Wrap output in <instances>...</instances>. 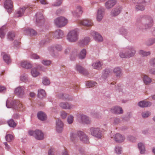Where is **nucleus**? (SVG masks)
<instances>
[{"label":"nucleus","mask_w":155,"mask_h":155,"mask_svg":"<svg viewBox=\"0 0 155 155\" xmlns=\"http://www.w3.org/2000/svg\"><path fill=\"white\" fill-rule=\"evenodd\" d=\"M153 18L147 15H141L137 19L136 25L140 30L146 29L151 28L153 25Z\"/></svg>","instance_id":"f257e3e1"},{"label":"nucleus","mask_w":155,"mask_h":155,"mask_svg":"<svg viewBox=\"0 0 155 155\" xmlns=\"http://www.w3.org/2000/svg\"><path fill=\"white\" fill-rule=\"evenodd\" d=\"M136 53V51L135 47L129 46L126 47L124 51H120L119 53V56L122 58H130L134 57Z\"/></svg>","instance_id":"f03ea898"},{"label":"nucleus","mask_w":155,"mask_h":155,"mask_svg":"<svg viewBox=\"0 0 155 155\" xmlns=\"http://www.w3.org/2000/svg\"><path fill=\"white\" fill-rule=\"evenodd\" d=\"M134 3H137V4L135 6V9L137 11H143L145 9V6L147 4H148L150 2V0H132Z\"/></svg>","instance_id":"7ed1b4c3"},{"label":"nucleus","mask_w":155,"mask_h":155,"mask_svg":"<svg viewBox=\"0 0 155 155\" xmlns=\"http://www.w3.org/2000/svg\"><path fill=\"white\" fill-rule=\"evenodd\" d=\"M79 30L75 29L70 31L67 36V39L70 42H74L77 41L78 38Z\"/></svg>","instance_id":"20e7f679"},{"label":"nucleus","mask_w":155,"mask_h":155,"mask_svg":"<svg viewBox=\"0 0 155 155\" xmlns=\"http://www.w3.org/2000/svg\"><path fill=\"white\" fill-rule=\"evenodd\" d=\"M6 106L8 108H12L15 110H18L22 107V104L17 100H13L11 101L7 100L6 102Z\"/></svg>","instance_id":"39448f33"},{"label":"nucleus","mask_w":155,"mask_h":155,"mask_svg":"<svg viewBox=\"0 0 155 155\" xmlns=\"http://www.w3.org/2000/svg\"><path fill=\"white\" fill-rule=\"evenodd\" d=\"M48 49L53 57L56 58L58 57V53H56L55 54L54 53V51H60L62 50V47L60 45L55 44L49 46L48 48Z\"/></svg>","instance_id":"423d86ee"},{"label":"nucleus","mask_w":155,"mask_h":155,"mask_svg":"<svg viewBox=\"0 0 155 155\" xmlns=\"http://www.w3.org/2000/svg\"><path fill=\"white\" fill-rule=\"evenodd\" d=\"M91 134L98 139H101L102 137V132L100 128L98 127H91L90 129Z\"/></svg>","instance_id":"0eeeda50"},{"label":"nucleus","mask_w":155,"mask_h":155,"mask_svg":"<svg viewBox=\"0 0 155 155\" xmlns=\"http://www.w3.org/2000/svg\"><path fill=\"white\" fill-rule=\"evenodd\" d=\"M28 134L30 135L33 136L36 139L39 140H42L44 138L43 133L39 130L29 131Z\"/></svg>","instance_id":"6e6552de"},{"label":"nucleus","mask_w":155,"mask_h":155,"mask_svg":"<svg viewBox=\"0 0 155 155\" xmlns=\"http://www.w3.org/2000/svg\"><path fill=\"white\" fill-rule=\"evenodd\" d=\"M55 25L58 27L61 28L65 26L67 23V20L63 17H59L54 20Z\"/></svg>","instance_id":"1a4fd4ad"},{"label":"nucleus","mask_w":155,"mask_h":155,"mask_svg":"<svg viewBox=\"0 0 155 155\" xmlns=\"http://www.w3.org/2000/svg\"><path fill=\"white\" fill-rule=\"evenodd\" d=\"M64 33L63 31L60 29L56 30L54 32H51L48 34V38L52 37L57 39L62 38L64 36Z\"/></svg>","instance_id":"9d476101"},{"label":"nucleus","mask_w":155,"mask_h":155,"mask_svg":"<svg viewBox=\"0 0 155 155\" xmlns=\"http://www.w3.org/2000/svg\"><path fill=\"white\" fill-rule=\"evenodd\" d=\"M77 134L82 142L87 144L89 143L88 137L84 132L81 131H79L77 132Z\"/></svg>","instance_id":"9b49d317"},{"label":"nucleus","mask_w":155,"mask_h":155,"mask_svg":"<svg viewBox=\"0 0 155 155\" xmlns=\"http://www.w3.org/2000/svg\"><path fill=\"white\" fill-rule=\"evenodd\" d=\"M78 118L79 122L81 123L89 124L91 123V121L90 119L86 115H80Z\"/></svg>","instance_id":"f8f14e48"},{"label":"nucleus","mask_w":155,"mask_h":155,"mask_svg":"<svg viewBox=\"0 0 155 155\" xmlns=\"http://www.w3.org/2000/svg\"><path fill=\"white\" fill-rule=\"evenodd\" d=\"M24 89L25 88L24 87L19 86L15 89V93L18 97H23L25 94Z\"/></svg>","instance_id":"ddd939ff"},{"label":"nucleus","mask_w":155,"mask_h":155,"mask_svg":"<svg viewBox=\"0 0 155 155\" xmlns=\"http://www.w3.org/2000/svg\"><path fill=\"white\" fill-rule=\"evenodd\" d=\"M122 7L120 6H118L113 9L111 11L110 15L111 17H115L119 14L121 12Z\"/></svg>","instance_id":"4468645a"},{"label":"nucleus","mask_w":155,"mask_h":155,"mask_svg":"<svg viewBox=\"0 0 155 155\" xmlns=\"http://www.w3.org/2000/svg\"><path fill=\"white\" fill-rule=\"evenodd\" d=\"M59 106L62 109H64L71 110L75 107V105L70 104L67 102H61L59 104Z\"/></svg>","instance_id":"2eb2a0df"},{"label":"nucleus","mask_w":155,"mask_h":155,"mask_svg":"<svg viewBox=\"0 0 155 155\" xmlns=\"http://www.w3.org/2000/svg\"><path fill=\"white\" fill-rule=\"evenodd\" d=\"M32 6L28 7H23L20 8L18 11H17L15 13V16L16 17H20L22 16L25 10H28L30 8H32Z\"/></svg>","instance_id":"dca6fc26"},{"label":"nucleus","mask_w":155,"mask_h":155,"mask_svg":"<svg viewBox=\"0 0 155 155\" xmlns=\"http://www.w3.org/2000/svg\"><path fill=\"white\" fill-rule=\"evenodd\" d=\"M91 35L93 37L96 41L98 42L103 41V38L102 36L98 32L94 31H91Z\"/></svg>","instance_id":"f3484780"},{"label":"nucleus","mask_w":155,"mask_h":155,"mask_svg":"<svg viewBox=\"0 0 155 155\" xmlns=\"http://www.w3.org/2000/svg\"><path fill=\"white\" fill-rule=\"evenodd\" d=\"M36 22L37 25L41 26L44 23V20L42 14L40 12H37L36 14Z\"/></svg>","instance_id":"a211bd4d"},{"label":"nucleus","mask_w":155,"mask_h":155,"mask_svg":"<svg viewBox=\"0 0 155 155\" xmlns=\"http://www.w3.org/2000/svg\"><path fill=\"white\" fill-rule=\"evenodd\" d=\"M12 5L13 3L11 0H5L4 2V7L9 13L12 11Z\"/></svg>","instance_id":"6ab92c4d"},{"label":"nucleus","mask_w":155,"mask_h":155,"mask_svg":"<svg viewBox=\"0 0 155 155\" xmlns=\"http://www.w3.org/2000/svg\"><path fill=\"white\" fill-rule=\"evenodd\" d=\"M104 9L103 8H99L97 12V19L98 21H101L104 15Z\"/></svg>","instance_id":"aec40b11"},{"label":"nucleus","mask_w":155,"mask_h":155,"mask_svg":"<svg viewBox=\"0 0 155 155\" xmlns=\"http://www.w3.org/2000/svg\"><path fill=\"white\" fill-rule=\"evenodd\" d=\"M64 124L59 119L56 121V129L58 133H61L63 130Z\"/></svg>","instance_id":"412c9836"},{"label":"nucleus","mask_w":155,"mask_h":155,"mask_svg":"<svg viewBox=\"0 0 155 155\" xmlns=\"http://www.w3.org/2000/svg\"><path fill=\"white\" fill-rule=\"evenodd\" d=\"M114 139L117 143H121L123 142L125 139L124 136L119 133L116 134L114 136Z\"/></svg>","instance_id":"4be33fe9"},{"label":"nucleus","mask_w":155,"mask_h":155,"mask_svg":"<svg viewBox=\"0 0 155 155\" xmlns=\"http://www.w3.org/2000/svg\"><path fill=\"white\" fill-rule=\"evenodd\" d=\"M116 2V0H108L105 3V8L107 9H110L115 5Z\"/></svg>","instance_id":"5701e85b"},{"label":"nucleus","mask_w":155,"mask_h":155,"mask_svg":"<svg viewBox=\"0 0 155 155\" xmlns=\"http://www.w3.org/2000/svg\"><path fill=\"white\" fill-rule=\"evenodd\" d=\"M110 70L109 69H106L104 70L102 73L101 78L103 80L102 81H104L110 74Z\"/></svg>","instance_id":"b1692460"},{"label":"nucleus","mask_w":155,"mask_h":155,"mask_svg":"<svg viewBox=\"0 0 155 155\" xmlns=\"http://www.w3.org/2000/svg\"><path fill=\"white\" fill-rule=\"evenodd\" d=\"M37 116L39 120L42 121L45 120L47 118L46 114L41 111H39L37 113Z\"/></svg>","instance_id":"393cba45"},{"label":"nucleus","mask_w":155,"mask_h":155,"mask_svg":"<svg viewBox=\"0 0 155 155\" xmlns=\"http://www.w3.org/2000/svg\"><path fill=\"white\" fill-rule=\"evenodd\" d=\"M151 103L150 101H142L138 102V106L141 107H149L151 105Z\"/></svg>","instance_id":"a878e982"},{"label":"nucleus","mask_w":155,"mask_h":155,"mask_svg":"<svg viewBox=\"0 0 155 155\" xmlns=\"http://www.w3.org/2000/svg\"><path fill=\"white\" fill-rule=\"evenodd\" d=\"M111 111L112 113L117 114H121L123 113L122 109L121 107L117 106L111 108Z\"/></svg>","instance_id":"bb28decb"},{"label":"nucleus","mask_w":155,"mask_h":155,"mask_svg":"<svg viewBox=\"0 0 155 155\" xmlns=\"http://www.w3.org/2000/svg\"><path fill=\"white\" fill-rule=\"evenodd\" d=\"M76 69L77 71H78L81 74L84 75H87L88 74V72L87 71L80 65H77Z\"/></svg>","instance_id":"cd10ccee"},{"label":"nucleus","mask_w":155,"mask_h":155,"mask_svg":"<svg viewBox=\"0 0 155 155\" xmlns=\"http://www.w3.org/2000/svg\"><path fill=\"white\" fill-rule=\"evenodd\" d=\"M83 12L82 8L80 6H78L76 8V11L72 12L74 16H79L81 15Z\"/></svg>","instance_id":"c85d7f7f"},{"label":"nucleus","mask_w":155,"mask_h":155,"mask_svg":"<svg viewBox=\"0 0 155 155\" xmlns=\"http://www.w3.org/2000/svg\"><path fill=\"white\" fill-rule=\"evenodd\" d=\"M103 65L102 62L99 61H97L93 63L92 65L93 68L96 69H101V66Z\"/></svg>","instance_id":"c756f323"},{"label":"nucleus","mask_w":155,"mask_h":155,"mask_svg":"<svg viewBox=\"0 0 155 155\" xmlns=\"http://www.w3.org/2000/svg\"><path fill=\"white\" fill-rule=\"evenodd\" d=\"M80 24L85 26H92L93 23L91 21L87 19H84L81 21L80 22Z\"/></svg>","instance_id":"7c9ffc66"},{"label":"nucleus","mask_w":155,"mask_h":155,"mask_svg":"<svg viewBox=\"0 0 155 155\" xmlns=\"http://www.w3.org/2000/svg\"><path fill=\"white\" fill-rule=\"evenodd\" d=\"M21 66L23 68L26 69H29L32 67L31 64L28 61H22L21 63Z\"/></svg>","instance_id":"2f4dec72"},{"label":"nucleus","mask_w":155,"mask_h":155,"mask_svg":"<svg viewBox=\"0 0 155 155\" xmlns=\"http://www.w3.org/2000/svg\"><path fill=\"white\" fill-rule=\"evenodd\" d=\"M37 96L38 97L41 99L45 97L46 94L45 91L42 89L38 90Z\"/></svg>","instance_id":"473e14b6"},{"label":"nucleus","mask_w":155,"mask_h":155,"mask_svg":"<svg viewBox=\"0 0 155 155\" xmlns=\"http://www.w3.org/2000/svg\"><path fill=\"white\" fill-rule=\"evenodd\" d=\"M113 72L117 77H120L121 75L122 70L120 67H117L115 68L113 70Z\"/></svg>","instance_id":"72a5a7b5"},{"label":"nucleus","mask_w":155,"mask_h":155,"mask_svg":"<svg viewBox=\"0 0 155 155\" xmlns=\"http://www.w3.org/2000/svg\"><path fill=\"white\" fill-rule=\"evenodd\" d=\"M138 149L141 154H144L145 151V148L144 144L141 143H138L137 144Z\"/></svg>","instance_id":"f704fd0d"},{"label":"nucleus","mask_w":155,"mask_h":155,"mask_svg":"<svg viewBox=\"0 0 155 155\" xmlns=\"http://www.w3.org/2000/svg\"><path fill=\"white\" fill-rule=\"evenodd\" d=\"M144 83L146 85L149 84L152 81L151 79L148 76L144 75L143 78Z\"/></svg>","instance_id":"c9c22d12"},{"label":"nucleus","mask_w":155,"mask_h":155,"mask_svg":"<svg viewBox=\"0 0 155 155\" xmlns=\"http://www.w3.org/2000/svg\"><path fill=\"white\" fill-rule=\"evenodd\" d=\"M3 55V58L4 61L7 64H8L11 62V60L10 57L8 55L5 54L3 52L2 54Z\"/></svg>","instance_id":"e433bc0d"},{"label":"nucleus","mask_w":155,"mask_h":155,"mask_svg":"<svg viewBox=\"0 0 155 155\" xmlns=\"http://www.w3.org/2000/svg\"><path fill=\"white\" fill-rule=\"evenodd\" d=\"M155 43V38H152L148 39L145 42V44L148 46H150L152 45Z\"/></svg>","instance_id":"4c0bfd02"},{"label":"nucleus","mask_w":155,"mask_h":155,"mask_svg":"<svg viewBox=\"0 0 155 155\" xmlns=\"http://www.w3.org/2000/svg\"><path fill=\"white\" fill-rule=\"evenodd\" d=\"M90 40V38L88 37H86L81 41L80 44L82 46L86 45L88 44Z\"/></svg>","instance_id":"58836bf2"},{"label":"nucleus","mask_w":155,"mask_h":155,"mask_svg":"<svg viewBox=\"0 0 155 155\" xmlns=\"http://www.w3.org/2000/svg\"><path fill=\"white\" fill-rule=\"evenodd\" d=\"M58 97L63 100H69V96L66 94H60L58 95Z\"/></svg>","instance_id":"ea45409f"},{"label":"nucleus","mask_w":155,"mask_h":155,"mask_svg":"<svg viewBox=\"0 0 155 155\" xmlns=\"http://www.w3.org/2000/svg\"><path fill=\"white\" fill-rule=\"evenodd\" d=\"M25 31H26L27 34L30 35H35L37 34L36 31L32 29L28 28L26 29Z\"/></svg>","instance_id":"a19ab883"},{"label":"nucleus","mask_w":155,"mask_h":155,"mask_svg":"<svg viewBox=\"0 0 155 155\" xmlns=\"http://www.w3.org/2000/svg\"><path fill=\"white\" fill-rule=\"evenodd\" d=\"M8 125L11 127L14 128L17 125V124L13 119L9 120L7 122Z\"/></svg>","instance_id":"79ce46f5"},{"label":"nucleus","mask_w":155,"mask_h":155,"mask_svg":"<svg viewBox=\"0 0 155 155\" xmlns=\"http://www.w3.org/2000/svg\"><path fill=\"white\" fill-rule=\"evenodd\" d=\"M86 54V50L85 49H82L79 55L78 56L79 58L80 59H84L85 57Z\"/></svg>","instance_id":"37998d69"},{"label":"nucleus","mask_w":155,"mask_h":155,"mask_svg":"<svg viewBox=\"0 0 155 155\" xmlns=\"http://www.w3.org/2000/svg\"><path fill=\"white\" fill-rule=\"evenodd\" d=\"M139 54L143 57H145L150 55L151 52L150 51H146L143 50H140L139 52Z\"/></svg>","instance_id":"c03bdc74"},{"label":"nucleus","mask_w":155,"mask_h":155,"mask_svg":"<svg viewBox=\"0 0 155 155\" xmlns=\"http://www.w3.org/2000/svg\"><path fill=\"white\" fill-rule=\"evenodd\" d=\"M31 73L32 75L34 77H37L39 74L36 68H34L31 69Z\"/></svg>","instance_id":"a18cd8bd"},{"label":"nucleus","mask_w":155,"mask_h":155,"mask_svg":"<svg viewBox=\"0 0 155 155\" xmlns=\"http://www.w3.org/2000/svg\"><path fill=\"white\" fill-rule=\"evenodd\" d=\"M15 37V33L14 32L11 31L8 32L7 35V38L10 41L13 40Z\"/></svg>","instance_id":"49530a36"},{"label":"nucleus","mask_w":155,"mask_h":155,"mask_svg":"<svg viewBox=\"0 0 155 155\" xmlns=\"http://www.w3.org/2000/svg\"><path fill=\"white\" fill-rule=\"evenodd\" d=\"M97 83L94 81H87L86 84V85L89 87H93L96 86Z\"/></svg>","instance_id":"de8ad7c7"},{"label":"nucleus","mask_w":155,"mask_h":155,"mask_svg":"<svg viewBox=\"0 0 155 155\" xmlns=\"http://www.w3.org/2000/svg\"><path fill=\"white\" fill-rule=\"evenodd\" d=\"M127 139L128 141L130 142H134L136 141L137 138L136 137L133 136L129 135L128 136Z\"/></svg>","instance_id":"09e8293b"},{"label":"nucleus","mask_w":155,"mask_h":155,"mask_svg":"<svg viewBox=\"0 0 155 155\" xmlns=\"http://www.w3.org/2000/svg\"><path fill=\"white\" fill-rule=\"evenodd\" d=\"M120 34L123 35H127L128 34L127 30L124 28H121L120 29Z\"/></svg>","instance_id":"8fccbe9b"},{"label":"nucleus","mask_w":155,"mask_h":155,"mask_svg":"<svg viewBox=\"0 0 155 155\" xmlns=\"http://www.w3.org/2000/svg\"><path fill=\"white\" fill-rule=\"evenodd\" d=\"M42 83L45 85H48L50 84V81L47 77H44L42 79Z\"/></svg>","instance_id":"3c124183"},{"label":"nucleus","mask_w":155,"mask_h":155,"mask_svg":"<svg viewBox=\"0 0 155 155\" xmlns=\"http://www.w3.org/2000/svg\"><path fill=\"white\" fill-rule=\"evenodd\" d=\"M5 139L8 142H10L13 139V136L11 134H8L5 136Z\"/></svg>","instance_id":"603ef678"},{"label":"nucleus","mask_w":155,"mask_h":155,"mask_svg":"<svg viewBox=\"0 0 155 155\" xmlns=\"http://www.w3.org/2000/svg\"><path fill=\"white\" fill-rule=\"evenodd\" d=\"M115 151L118 154H120L122 152V148L119 146H116L115 148Z\"/></svg>","instance_id":"864d4df0"},{"label":"nucleus","mask_w":155,"mask_h":155,"mask_svg":"<svg viewBox=\"0 0 155 155\" xmlns=\"http://www.w3.org/2000/svg\"><path fill=\"white\" fill-rule=\"evenodd\" d=\"M5 28V26H3L0 29V37L1 38H4L5 35V33L4 31Z\"/></svg>","instance_id":"5fc2aeb1"},{"label":"nucleus","mask_w":155,"mask_h":155,"mask_svg":"<svg viewBox=\"0 0 155 155\" xmlns=\"http://www.w3.org/2000/svg\"><path fill=\"white\" fill-rule=\"evenodd\" d=\"M150 115V113L149 111H145L142 113V116L143 118H146Z\"/></svg>","instance_id":"6e6d98bb"},{"label":"nucleus","mask_w":155,"mask_h":155,"mask_svg":"<svg viewBox=\"0 0 155 155\" xmlns=\"http://www.w3.org/2000/svg\"><path fill=\"white\" fill-rule=\"evenodd\" d=\"M92 115L95 117L99 118L101 117V114L99 112L94 111L91 113Z\"/></svg>","instance_id":"4d7b16f0"},{"label":"nucleus","mask_w":155,"mask_h":155,"mask_svg":"<svg viewBox=\"0 0 155 155\" xmlns=\"http://www.w3.org/2000/svg\"><path fill=\"white\" fill-rule=\"evenodd\" d=\"M74 120V117L71 115H70L68 116L67 118V121L68 124H71Z\"/></svg>","instance_id":"13d9d810"},{"label":"nucleus","mask_w":155,"mask_h":155,"mask_svg":"<svg viewBox=\"0 0 155 155\" xmlns=\"http://www.w3.org/2000/svg\"><path fill=\"white\" fill-rule=\"evenodd\" d=\"M41 63L45 66H48L50 64L51 61L50 60H44L42 61Z\"/></svg>","instance_id":"bf43d9fd"},{"label":"nucleus","mask_w":155,"mask_h":155,"mask_svg":"<svg viewBox=\"0 0 155 155\" xmlns=\"http://www.w3.org/2000/svg\"><path fill=\"white\" fill-rule=\"evenodd\" d=\"M77 134L72 133L70 134V138L72 141H74L77 137Z\"/></svg>","instance_id":"052dcab7"},{"label":"nucleus","mask_w":155,"mask_h":155,"mask_svg":"<svg viewBox=\"0 0 155 155\" xmlns=\"http://www.w3.org/2000/svg\"><path fill=\"white\" fill-rule=\"evenodd\" d=\"M21 80L24 82H26L28 81V78L26 75H22L20 77Z\"/></svg>","instance_id":"680f3d73"},{"label":"nucleus","mask_w":155,"mask_h":155,"mask_svg":"<svg viewBox=\"0 0 155 155\" xmlns=\"http://www.w3.org/2000/svg\"><path fill=\"white\" fill-rule=\"evenodd\" d=\"M150 64L154 67H155V58L151 59L150 61Z\"/></svg>","instance_id":"e2e57ef3"},{"label":"nucleus","mask_w":155,"mask_h":155,"mask_svg":"<svg viewBox=\"0 0 155 155\" xmlns=\"http://www.w3.org/2000/svg\"><path fill=\"white\" fill-rule=\"evenodd\" d=\"M62 2L61 0H57L53 5L54 6H58L61 4Z\"/></svg>","instance_id":"0e129e2a"},{"label":"nucleus","mask_w":155,"mask_h":155,"mask_svg":"<svg viewBox=\"0 0 155 155\" xmlns=\"http://www.w3.org/2000/svg\"><path fill=\"white\" fill-rule=\"evenodd\" d=\"M114 122L113 124L114 125H117L120 122V119L118 118H114Z\"/></svg>","instance_id":"69168bd1"},{"label":"nucleus","mask_w":155,"mask_h":155,"mask_svg":"<svg viewBox=\"0 0 155 155\" xmlns=\"http://www.w3.org/2000/svg\"><path fill=\"white\" fill-rule=\"evenodd\" d=\"M20 43V42L16 40L14 41L13 44L14 46V48H17Z\"/></svg>","instance_id":"338daca9"},{"label":"nucleus","mask_w":155,"mask_h":155,"mask_svg":"<svg viewBox=\"0 0 155 155\" xmlns=\"http://www.w3.org/2000/svg\"><path fill=\"white\" fill-rule=\"evenodd\" d=\"M149 72L151 74L155 75V68H152L150 69Z\"/></svg>","instance_id":"774afa93"}]
</instances>
